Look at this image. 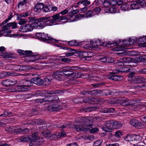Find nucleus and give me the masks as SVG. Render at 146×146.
<instances>
[{
	"mask_svg": "<svg viewBox=\"0 0 146 146\" xmlns=\"http://www.w3.org/2000/svg\"><path fill=\"white\" fill-rule=\"evenodd\" d=\"M51 5H44L43 11L45 12H48L51 11Z\"/></svg>",
	"mask_w": 146,
	"mask_h": 146,
	"instance_id": "49530a36",
	"label": "nucleus"
},
{
	"mask_svg": "<svg viewBox=\"0 0 146 146\" xmlns=\"http://www.w3.org/2000/svg\"><path fill=\"white\" fill-rule=\"evenodd\" d=\"M115 110L113 108H108L105 109L103 110V112L105 113H113L115 111Z\"/></svg>",
	"mask_w": 146,
	"mask_h": 146,
	"instance_id": "13d9d810",
	"label": "nucleus"
},
{
	"mask_svg": "<svg viewBox=\"0 0 146 146\" xmlns=\"http://www.w3.org/2000/svg\"><path fill=\"white\" fill-rule=\"evenodd\" d=\"M117 72H111L107 76L108 79L115 81H119L123 80V77L121 75L117 74Z\"/></svg>",
	"mask_w": 146,
	"mask_h": 146,
	"instance_id": "9d476101",
	"label": "nucleus"
},
{
	"mask_svg": "<svg viewBox=\"0 0 146 146\" xmlns=\"http://www.w3.org/2000/svg\"><path fill=\"white\" fill-rule=\"evenodd\" d=\"M71 8H72L71 11H70L69 10V12L68 13V15H69L70 16L72 15L74 16V18H76V17H75L76 16H74V15L78 13L79 12V11L78 9L72 10H73V8L72 7ZM76 19L77 18H76Z\"/></svg>",
	"mask_w": 146,
	"mask_h": 146,
	"instance_id": "5fc2aeb1",
	"label": "nucleus"
},
{
	"mask_svg": "<svg viewBox=\"0 0 146 146\" xmlns=\"http://www.w3.org/2000/svg\"><path fill=\"white\" fill-rule=\"evenodd\" d=\"M122 132L120 130L117 131L115 133V134L112 135V137H114L116 140L119 139L122 136Z\"/></svg>",
	"mask_w": 146,
	"mask_h": 146,
	"instance_id": "58836bf2",
	"label": "nucleus"
},
{
	"mask_svg": "<svg viewBox=\"0 0 146 146\" xmlns=\"http://www.w3.org/2000/svg\"><path fill=\"white\" fill-rule=\"evenodd\" d=\"M94 15L98 14L101 11V8L99 7H97L92 10Z\"/></svg>",
	"mask_w": 146,
	"mask_h": 146,
	"instance_id": "69168bd1",
	"label": "nucleus"
},
{
	"mask_svg": "<svg viewBox=\"0 0 146 146\" xmlns=\"http://www.w3.org/2000/svg\"><path fill=\"white\" fill-rule=\"evenodd\" d=\"M114 44L117 45V42H115L114 43H110L108 42H106V43H105L104 42H102L101 40H98L96 41L94 43V45L98 47L102 45L103 46L110 47V46H113V45H114Z\"/></svg>",
	"mask_w": 146,
	"mask_h": 146,
	"instance_id": "2eb2a0df",
	"label": "nucleus"
},
{
	"mask_svg": "<svg viewBox=\"0 0 146 146\" xmlns=\"http://www.w3.org/2000/svg\"><path fill=\"white\" fill-rule=\"evenodd\" d=\"M26 29V32L27 31H32L34 28V26H33V23L31 24H27L25 25Z\"/></svg>",
	"mask_w": 146,
	"mask_h": 146,
	"instance_id": "864d4df0",
	"label": "nucleus"
},
{
	"mask_svg": "<svg viewBox=\"0 0 146 146\" xmlns=\"http://www.w3.org/2000/svg\"><path fill=\"white\" fill-rule=\"evenodd\" d=\"M31 139L28 136H24L19 137L18 141L19 142H28L30 141Z\"/></svg>",
	"mask_w": 146,
	"mask_h": 146,
	"instance_id": "4c0bfd02",
	"label": "nucleus"
},
{
	"mask_svg": "<svg viewBox=\"0 0 146 146\" xmlns=\"http://www.w3.org/2000/svg\"><path fill=\"white\" fill-rule=\"evenodd\" d=\"M44 7V4L42 3H39L36 4L34 8V10L36 12H40L42 10Z\"/></svg>",
	"mask_w": 146,
	"mask_h": 146,
	"instance_id": "c756f323",
	"label": "nucleus"
},
{
	"mask_svg": "<svg viewBox=\"0 0 146 146\" xmlns=\"http://www.w3.org/2000/svg\"><path fill=\"white\" fill-rule=\"evenodd\" d=\"M133 135L134 141H139L141 140L142 138L140 135L135 134H133Z\"/></svg>",
	"mask_w": 146,
	"mask_h": 146,
	"instance_id": "338daca9",
	"label": "nucleus"
},
{
	"mask_svg": "<svg viewBox=\"0 0 146 146\" xmlns=\"http://www.w3.org/2000/svg\"><path fill=\"white\" fill-rule=\"evenodd\" d=\"M64 93V91L61 90H55L53 91H49L46 94V96L42 98L43 102H57L58 100V98L55 96L61 95Z\"/></svg>",
	"mask_w": 146,
	"mask_h": 146,
	"instance_id": "f03ea898",
	"label": "nucleus"
},
{
	"mask_svg": "<svg viewBox=\"0 0 146 146\" xmlns=\"http://www.w3.org/2000/svg\"><path fill=\"white\" fill-rule=\"evenodd\" d=\"M90 1L88 0H80L77 3L79 7L86 6L90 4Z\"/></svg>",
	"mask_w": 146,
	"mask_h": 146,
	"instance_id": "bb28decb",
	"label": "nucleus"
},
{
	"mask_svg": "<svg viewBox=\"0 0 146 146\" xmlns=\"http://www.w3.org/2000/svg\"><path fill=\"white\" fill-rule=\"evenodd\" d=\"M76 121L78 122L87 123H90L91 120L89 119L88 117H81L76 118L75 119Z\"/></svg>",
	"mask_w": 146,
	"mask_h": 146,
	"instance_id": "2f4dec72",
	"label": "nucleus"
},
{
	"mask_svg": "<svg viewBox=\"0 0 146 146\" xmlns=\"http://www.w3.org/2000/svg\"><path fill=\"white\" fill-rule=\"evenodd\" d=\"M91 124H89V125H87L86 124L87 127H86V129L87 130L86 131H89L91 133H95L98 131L99 129L96 127H91Z\"/></svg>",
	"mask_w": 146,
	"mask_h": 146,
	"instance_id": "cd10ccee",
	"label": "nucleus"
},
{
	"mask_svg": "<svg viewBox=\"0 0 146 146\" xmlns=\"http://www.w3.org/2000/svg\"><path fill=\"white\" fill-rule=\"evenodd\" d=\"M11 87L10 88L11 92H22V90H21L20 88L21 87H20L19 85H16Z\"/></svg>",
	"mask_w": 146,
	"mask_h": 146,
	"instance_id": "a18cd8bd",
	"label": "nucleus"
},
{
	"mask_svg": "<svg viewBox=\"0 0 146 146\" xmlns=\"http://www.w3.org/2000/svg\"><path fill=\"white\" fill-rule=\"evenodd\" d=\"M129 5L126 3H123L120 7V8L121 10L124 11H128L129 10Z\"/></svg>",
	"mask_w": 146,
	"mask_h": 146,
	"instance_id": "3c124183",
	"label": "nucleus"
},
{
	"mask_svg": "<svg viewBox=\"0 0 146 146\" xmlns=\"http://www.w3.org/2000/svg\"><path fill=\"white\" fill-rule=\"evenodd\" d=\"M46 94V91L44 90H36L34 91L32 94V95L34 96H44Z\"/></svg>",
	"mask_w": 146,
	"mask_h": 146,
	"instance_id": "b1692460",
	"label": "nucleus"
},
{
	"mask_svg": "<svg viewBox=\"0 0 146 146\" xmlns=\"http://www.w3.org/2000/svg\"><path fill=\"white\" fill-rule=\"evenodd\" d=\"M113 128L115 129H120L122 126V124L120 122L113 120Z\"/></svg>",
	"mask_w": 146,
	"mask_h": 146,
	"instance_id": "79ce46f5",
	"label": "nucleus"
},
{
	"mask_svg": "<svg viewBox=\"0 0 146 146\" xmlns=\"http://www.w3.org/2000/svg\"><path fill=\"white\" fill-rule=\"evenodd\" d=\"M3 114L1 115L3 116V117H11L14 115V114L13 113L7 111L3 109Z\"/></svg>",
	"mask_w": 146,
	"mask_h": 146,
	"instance_id": "e433bc0d",
	"label": "nucleus"
},
{
	"mask_svg": "<svg viewBox=\"0 0 146 146\" xmlns=\"http://www.w3.org/2000/svg\"><path fill=\"white\" fill-rule=\"evenodd\" d=\"M96 1L98 4L102 5L105 7H108L111 5L109 0H96Z\"/></svg>",
	"mask_w": 146,
	"mask_h": 146,
	"instance_id": "5701e85b",
	"label": "nucleus"
},
{
	"mask_svg": "<svg viewBox=\"0 0 146 146\" xmlns=\"http://www.w3.org/2000/svg\"><path fill=\"white\" fill-rule=\"evenodd\" d=\"M67 57L65 56H59L57 57V59L61 60L62 62L68 63L71 61V59L70 58H67Z\"/></svg>",
	"mask_w": 146,
	"mask_h": 146,
	"instance_id": "473e14b6",
	"label": "nucleus"
},
{
	"mask_svg": "<svg viewBox=\"0 0 146 146\" xmlns=\"http://www.w3.org/2000/svg\"><path fill=\"white\" fill-rule=\"evenodd\" d=\"M57 102H52V104L48 106L47 108L48 110L50 111H59L62 109V107Z\"/></svg>",
	"mask_w": 146,
	"mask_h": 146,
	"instance_id": "0eeeda50",
	"label": "nucleus"
},
{
	"mask_svg": "<svg viewBox=\"0 0 146 146\" xmlns=\"http://www.w3.org/2000/svg\"><path fill=\"white\" fill-rule=\"evenodd\" d=\"M136 41L135 40L129 38L128 39H125L124 40L123 44L127 46L134 45L135 44Z\"/></svg>",
	"mask_w": 146,
	"mask_h": 146,
	"instance_id": "72a5a7b5",
	"label": "nucleus"
},
{
	"mask_svg": "<svg viewBox=\"0 0 146 146\" xmlns=\"http://www.w3.org/2000/svg\"><path fill=\"white\" fill-rule=\"evenodd\" d=\"M3 29L4 30L5 32L7 33L6 35L7 36L11 33V31L9 30V29L11 28L14 29L19 27L18 24L15 22H13L9 23H7L6 25L3 26Z\"/></svg>",
	"mask_w": 146,
	"mask_h": 146,
	"instance_id": "39448f33",
	"label": "nucleus"
},
{
	"mask_svg": "<svg viewBox=\"0 0 146 146\" xmlns=\"http://www.w3.org/2000/svg\"><path fill=\"white\" fill-rule=\"evenodd\" d=\"M71 125L72 124L71 123H67L60 126H58V127L64 129L68 127H70Z\"/></svg>",
	"mask_w": 146,
	"mask_h": 146,
	"instance_id": "0e129e2a",
	"label": "nucleus"
},
{
	"mask_svg": "<svg viewBox=\"0 0 146 146\" xmlns=\"http://www.w3.org/2000/svg\"><path fill=\"white\" fill-rule=\"evenodd\" d=\"M72 101L76 104L82 103H84L83 98L82 96L76 97L72 100Z\"/></svg>",
	"mask_w": 146,
	"mask_h": 146,
	"instance_id": "a19ab883",
	"label": "nucleus"
},
{
	"mask_svg": "<svg viewBox=\"0 0 146 146\" xmlns=\"http://www.w3.org/2000/svg\"><path fill=\"white\" fill-rule=\"evenodd\" d=\"M125 63H131L132 64L130 65L133 66H136L137 65V63L135 61V59L132 58L125 57Z\"/></svg>",
	"mask_w": 146,
	"mask_h": 146,
	"instance_id": "7c9ffc66",
	"label": "nucleus"
},
{
	"mask_svg": "<svg viewBox=\"0 0 146 146\" xmlns=\"http://www.w3.org/2000/svg\"><path fill=\"white\" fill-rule=\"evenodd\" d=\"M88 70L89 68L84 67H79L78 66L63 67L61 70L54 72L51 76L52 78L55 79L58 77L61 73H62L63 74L68 76L70 78L76 79L80 77V75L79 73H74L73 70H82L85 71H87Z\"/></svg>",
	"mask_w": 146,
	"mask_h": 146,
	"instance_id": "f257e3e1",
	"label": "nucleus"
},
{
	"mask_svg": "<svg viewBox=\"0 0 146 146\" xmlns=\"http://www.w3.org/2000/svg\"><path fill=\"white\" fill-rule=\"evenodd\" d=\"M42 36L40 40L46 42L50 43L54 42L58 43L59 41L48 36L47 34H45L44 33H43Z\"/></svg>",
	"mask_w": 146,
	"mask_h": 146,
	"instance_id": "9b49d317",
	"label": "nucleus"
},
{
	"mask_svg": "<svg viewBox=\"0 0 146 146\" xmlns=\"http://www.w3.org/2000/svg\"><path fill=\"white\" fill-rule=\"evenodd\" d=\"M20 85L19 86L21 87L20 88L22 90V92L29 90L30 88L26 87H29L33 85V83L29 80H22L20 81Z\"/></svg>",
	"mask_w": 146,
	"mask_h": 146,
	"instance_id": "20e7f679",
	"label": "nucleus"
},
{
	"mask_svg": "<svg viewBox=\"0 0 146 146\" xmlns=\"http://www.w3.org/2000/svg\"><path fill=\"white\" fill-rule=\"evenodd\" d=\"M16 73L13 72H6L1 74L3 76H16Z\"/></svg>",
	"mask_w": 146,
	"mask_h": 146,
	"instance_id": "4d7b16f0",
	"label": "nucleus"
},
{
	"mask_svg": "<svg viewBox=\"0 0 146 146\" xmlns=\"http://www.w3.org/2000/svg\"><path fill=\"white\" fill-rule=\"evenodd\" d=\"M119 104L123 106H128L132 105L131 104L130 100L127 98H119Z\"/></svg>",
	"mask_w": 146,
	"mask_h": 146,
	"instance_id": "6ab92c4d",
	"label": "nucleus"
},
{
	"mask_svg": "<svg viewBox=\"0 0 146 146\" xmlns=\"http://www.w3.org/2000/svg\"><path fill=\"white\" fill-rule=\"evenodd\" d=\"M13 11L14 13L11 12H10L9 13V16L8 17V18L5 19L4 21H3L2 23L0 24V27L3 25L4 24L6 23L7 22L10 20L13 16L15 15H14V11Z\"/></svg>",
	"mask_w": 146,
	"mask_h": 146,
	"instance_id": "f704fd0d",
	"label": "nucleus"
},
{
	"mask_svg": "<svg viewBox=\"0 0 146 146\" xmlns=\"http://www.w3.org/2000/svg\"><path fill=\"white\" fill-rule=\"evenodd\" d=\"M61 48L64 50H68V52L61 54L62 55H65L66 56H72L75 53L77 52L76 50L72 49L71 48H68L65 46H61Z\"/></svg>",
	"mask_w": 146,
	"mask_h": 146,
	"instance_id": "dca6fc26",
	"label": "nucleus"
},
{
	"mask_svg": "<svg viewBox=\"0 0 146 146\" xmlns=\"http://www.w3.org/2000/svg\"><path fill=\"white\" fill-rule=\"evenodd\" d=\"M135 59L136 62H143V61L146 60V55L138 56L135 58Z\"/></svg>",
	"mask_w": 146,
	"mask_h": 146,
	"instance_id": "c9c22d12",
	"label": "nucleus"
},
{
	"mask_svg": "<svg viewBox=\"0 0 146 146\" xmlns=\"http://www.w3.org/2000/svg\"><path fill=\"white\" fill-rule=\"evenodd\" d=\"M100 60L101 62L105 63H111L114 62L113 58L109 56H104L101 58Z\"/></svg>",
	"mask_w": 146,
	"mask_h": 146,
	"instance_id": "4be33fe9",
	"label": "nucleus"
},
{
	"mask_svg": "<svg viewBox=\"0 0 146 146\" xmlns=\"http://www.w3.org/2000/svg\"><path fill=\"white\" fill-rule=\"evenodd\" d=\"M87 42H77L76 40H72L69 41L68 42V44L69 46H80L81 44H85V46L84 47L86 48H88L90 47V45L89 43L88 44V43H86Z\"/></svg>",
	"mask_w": 146,
	"mask_h": 146,
	"instance_id": "ddd939ff",
	"label": "nucleus"
},
{
	"mask_svg": "<svg viewBox=\"0 0 146 146\" xmlns=\"http://www.w3.org/2000/svg\"><path fill=\"white\" fill-rule=\"evenodd\" d=\"M94 15L92 10H87V12L84 14H79L76 15L75 17L77 19H80L82 18L90 17Z\"/></svg>",
	"mask_w": 146,
	"mask_h": 146,
	"instance_id": "f3484780",
	"label": "nucleus"
},
{
	"mask_svg": "<svg viewBox=\"0 0 146 146\" xmlns=\"http://www.w3.org/2000/svg\"><path fill=\"white\" fill-rule=\"evenodd\" d=\"M76 52L75 53H78V55L80 57H81V59L83 60H86L85 59L86 58V54H87L86 52H83L82 51H78L76 50Z\"/></svg>",
	"mask_w": 146,
	"mask_h": 146,
	"instance_id": "37998d69",
	"label": "nucleus"
},
{
	"mask_svg": "<svg viewBox=\"0 0 146 146\" xmlns=\"http://www.w3.org/2000/svg\"><path fill=\"white\" fill-rule=\"evenodd\" d=\"M17 20L20 21L19 22V24L20 25H22L25 24L28 21L26 19H22V18H21L20 19H19L17 16Z\"/></svg>",
	"mask_w": 146,
	"mask_h": 146,
	"instance_id": "052dcab7",
	"label": "nucleus"
},
{
	"mask_svg": "<svg viewBox=\"0 0 146 146\" xmlns=\"http://www.w3.org/2000/svg\"><path fill=\"white\" fill-rule=\"evenodd\" d=\"M37 121L38 124L42 125V126L40 127L39 128L40 130L45 131L50 126V124L46 123V122L43 119H37Z\"/></svg>",
	"mask_w": 146,
	"mask_h": 146,
	"instance_id": "f8f14e48",
	"label": "nucleus"
},
{
	"mask_svg": "<svg viewBox=\"0 0 146 146\" xmlns=\"http://www.w3.org/2000/svg\"><path fill=\"white\" fill-rule=\"evenodd\" d=\"M72 127L77 131H87V129H86V127H84L82 125H73Z\"/></svg>",
	"mask_w": 146,
	"mask_h": 146,
	"instance_id": "c85d7f7f",
	"label": "nucleus"
},
{
	"mask_svg": "<svg viewBox=\"0 0 146 146\" xmlns=\"http://www.w3.org/2000/svg\"><path fill=\"white\" fill-rule=\"evenodd\" d=\"M27 2L26 0H23L20 1L18 4V8H19L20 6L22 7L23 5L27 4Z\"/></svg>",
	"mask_w": 146,
	"mask_h": 146,
	"instance_id": "774afa93",
	"label": "nucleus"
},
{
	"mask_svg": "<svg viewBox=\"0 0 146 146\" xmlns=\"http://www.w3.org/2000/svg\"><path fill=\"white\" fill-rule=\"evenodd\" d=\"M33 26L35 29H42L47 25L50 26L47 17H44L38 18L35 22L33 23Z\"/></svg>",
	"mask_w": 146,
	"mask_h": 146,
	"instance_id": "7ed1b4c3",
	"label": "nucleus"
},
{
	"mask_svg": "<svg viewBox=\"0 0 146 146\" xmlns=\"http://www.w3.org/2000/svg\"><path fill=\"white\" fill-rule=\"evenodd\" d=\"M37 69V67L29 66L28 65L23 66L22 65H20V71H26L28 70H34Z\"/></svg>",
	"mask_w": 146,
	"mask_h": 146,
	"instance_id": "a878e982",
	"label": "nucleus"
},
{
	"mask_svg": "<svg viewBox=\"0 0 146 146\" xmlns=\"http://www.w3.org/2000/svg\"><path fill=\"white\" fill-rule=\"evenodd\" d=\"M20 65L9 64L6 66L5 68L7 70H12L14 69V70L20 71Z\"/></svg>",
	"mask_w": 146,
	"mask_h": 146,
	"instance_id": "393cba45",
	"label": "nucleus"
},
{
	"mask_svg": "<svg viewBox=\"0 0 146 146\" xmlns=\"http://www.w3.org/2000/svg\"><path fill=\"white\" fill-rule=\"evenodd\" d=\"M45 137L47 139L48 138H50L51 137H53L55 139H58V137H57V134H51V133H50V131H45Z\"/></svg>",
	"mask_w": 146,
	"mask_h": 146,
	"instance_id": "ea45409f",
	"label": "nucleus"
},
{
	"mask_svg": "<svg viewBox=\"0 0 146 146\" xmlns=\"http://www.w3.org/2000/svg\"><path fill=\"white\" fill-rule=\"evenodd\" d=\"M113 120H108L106 121L105 125L102 127L103 131L106 132H111L113 128Z\"/></svg>",
	"mask_w": 146,
	"mask_h": 146,
	"instance_id": "1a4fd4ad",
	"label": "nucleus"
},
{
	"mask_svg": "<svg viewBox=\"0 0 146 146\" xmlns=\"http://www.w3.org/2000/svg\"><path fill=\"white\" fill-rule=\"evenodd\" d=\"M86 58L85 59L86 60H89L90 58L95 55V54L94 53L90 52H86Z\"/></svg>",
	"mask_w": 146,
	"mask_h": 146,
	"instance_id": "603ef678",
	"label": "nucleus"
},
{
	"mask_svg": "<svg viewBox=\"0 0 146 146\" xmlns=\"http://www.w3.org/2000/svg\"><path fill=\"white\" fill-rule=\"evenodd\" d=\"M129 5H130L129 9H138L140 7L139 6V5H138L136 1L132 3L131 4Z\"/></svg>",
	"mask_w": 146,
	"mask_h": 146,
	"instance_id": "09e8293b",
	"label": "nucleus"
},
{
	"mask_svg": "<svg viewBox=\"0 0 146 146\" xmlns=\"http://www.w3.org/2000/svg\"><path fill=\"white\" fill-rule=\"evenodd\" d=\"M130 123L132 126L139 129L143 128L144 127L142 123L135 119H131L130 121Z\"/></svg>",
	"mask_w": 146,
	"mask_h": 146,
	"instance_id": "4468645a",
	"label": "nucleus"
},
{
	"mask_svg": "<svg viewBox=\"0 0 146 146\" xmlns=\"http://www.w3.org/2000/svg\"><path fill=\"white\" fill-rule=\"evenodd\" d=\"M60 15L58 13L51 17H47L49 25L51 26L55 23L60 21Z\"/></svg>",
	"mask_w": 146,
	"mask_h": 146,
	"instance_id": "6e6552de",
	"label": "nucleus"
},
{
	"mask_svg": "<svg viewBox=\"0 0 146 146\" xmlns=\"http://www.w3.org/2000/svg\"><path fill=\"white\" fill-rule=\"evenodd\" d=\"M101 96H106L109 95H111L112 92L110 90H105L104 91L101 90Z\"/></svg>",
	"mask_w": 146,
	"mask_h": 146,
	"instance_id": "de8ad7c7",
	"label": "nucleus"
},
{
	"mask_svg": "<svg viewBox=\"0 0 146 146\" xmlns=\"http://www.w3.org/2000/svg\"><path fill=\"white\" fill-rule=\"evenodd\" d=\"M39 133L38 132H36L32 134L31 140L35 142L36 140L39 139Z\"/></svg>",
	"mask_w": 146,
	"mask_h": 146,
	"instance_id": "8fccbe9b",
	"label": "nucleus"
},
{
	"mask_svg": "<svg viewBox=\"0 0 146 146\" xmlns=\"http://www.w3.org/2000/svg\"><path fill=\"white\" fill-rule=\"evenodd\" d=\"M131 69L129 67L122 66V67H118L116 70V71L118 73L128 72H130Z\"/></svg>",
	"mask_w": 146,
	"mask_h": 146,
	"instance_id": "412c9836",
	"label": "nucleus"
},
{
	"mask_svg": "<svg viewBox=\"0 0 146 146\" xmlns=\"http://www.w3.org/2000/svg\"><path fill=\"white\" fill-rule=\"evenodd\" d=\"M131 74L129 73V78H131L133 80L137 82L138 83H144L145 82V79L142 77L141 78L140 76H137L136 77L133 76V72L131 73Z\"/></svg>",
	"mask_w": 146,
	"mask_h": 146,
	"instance_id": "aec40b11",
	"label": "nucleus"
},
{
	"mask_svg": "<svg viewBox=\"0 0 146 146\" xmlns=\"http://www.w3.org/2000/svg\"><path fill=\"white\" fill-rule=\"evenodd\" d=\"M71 9V8H70V7H68L59 13H60V15H65L67 13H68L69 12V10Z\"/></svg>",
	"mask_w": 146,
	"mask_h": 146,
	"instance_id": "e2e57ef3",
	"label": "nucleus"
},
{
	"mask_svg": "<svg viewBox=\"0 0 146 146\" xmlns=\"http://www.w3.org/2000/svg\"><path fill=\"white\" fill-rule=\"evenodd\" d=\"M10 79H7L1 81V84L5 87H9Z\"/></svg>",
	"mask_w": 146,
	"mask_h": 146,
	"instance_id": "bf43d9fd",
	"label": "nucleus"
},
{
	"mask_svg": "<svg viewBox=\"0 0 146 146\" xmlns=\"http://www.w3.org/2000/svg\"><path fill=\"white\" fill-rule=\"evenodd\" d=\"M52 77L51 76H48L44 78L43 80L44 84L45 86H48L50 83L51 81L52 80Z\"/></svg>",
	"mask_w": 146,
	"mask_h": 146,
	"instance_id": "c03bdc74",
	"label": "nucleus"
},
{
	"mask_svg": "<svg viewBox=\"0 0 146 146\" xmlns=\"http://www.w3.org/2000/svg\"><path fill=\"white\" fill-rule=\"evenodd\" d=\"M125 139L126 141H134L133 138V135H128L125 137Z\"/></svg>",
	"mask_w": 146,
	"mask_h": 146,
	"instance_id": "680f3d73",
	"label": "nucleus"
},
{
	"mask_svg": "<svg viewBox=\"0 0 146 146\" xmlns=\"http://www.w3.org/2000/svg\"><path fill=\"white\" fill-rule=\"evenodd\" d=\"M32 11V10L22 12L19 14L16 13L15 12H14V15H16L19 19H20L21 18H25L30 16L31 14Z\"/></svg>",
	"mask_w": 146,
	"mask_h": 146,
	"instance_id": "a211bd4d",
	"label": "nucleus"
},
{
	"mask_svg": "<svg viewBox=\"0 0 146 146\" xmlns=\"http://www.w3.org/2000/svg\"><path fill=\"white\" fill-rule=\"evenodd\" d=\"M100 92V90H85L81 92V93L82 94L85 96H101Z\"/></svg>",
	"mask_w": 146,
	"mask_h": 146,
	"instance_id": "423d86ee",
	"label": "nucleus"
},
{
	"mask_svg": "<svg viewBox=\"0 0 146 146\" xmlns=\"http://www.w3.org/2000/svg\"><path fill=\"white\" fill-rule=\"evenodd\" d=\"M109 103L112 104H119V100L115 98H113L109 100Z\"/></svg>",
	"mask_w": 146,
	"mask_h": 146,
	"instance_id": "6e6d98bb",
	"label": "nucleus"
}]
</instances>
